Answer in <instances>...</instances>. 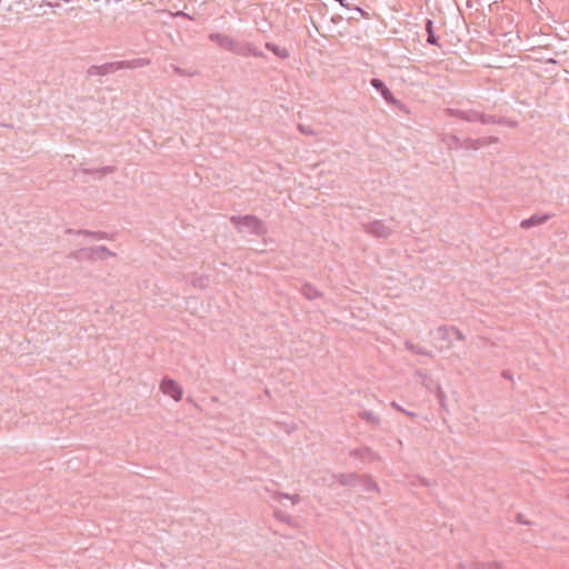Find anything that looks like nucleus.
Wrapping results in <instances>:
<instances>
[{"label": "nucleus", "instance_id": "obj_31", "mask_svg": "<svg viewBox=\"0 0 569 569\" xmlns=\"http://www.w3.org/2000/svg\"><path fill=\"white\" fill-rule=\"evenodd\" d=\"M417 376H418L419 378H421V382H422L423 385H426V386H427V388H429V386H428V385H427V382H426V379H427L426 375H423V373H421V372H417Z\"/></svg>", "mask_w": 569, "mask_h": 569}, {"label": "nucleus", "instance_id": "obj_34", "mask_svg": "<svg viewBox=\"0 0 569 569\" xmlns=\"http://www.w3.org/2000/svg\"><path fill=\"white\" fill-rule=\"evenodd\" d=\"M403 413H405V415H407V416H409V417H415V416H416L413 412H410V411H407V410H406V412H403Z\"/></svg>", "mask_w": 569, "mask_h": 569}, {"label": "nucleus", "instance_id": "obj_29", "mask_svg": "<svg viewBox=\"0 0 569 569\" xmlns=\"http://www.w3.org/2000/svg\"><path fill=\"white\" fill-rule=\"evenodd\" d=\"M516 520H517V522H518V523H520V525L530 526V525L532 523L530 520L526 519V518L523 517V515H521V513H518V515H517Z\"/></svg>", "mask_w": 569, "mask_h": 569}, {"label": "nucleus", "instance_id": "obj_3", "mask_svg": "<svg viewBox=\"0 0 569 569\" xmlns=\"http://www.w3.org/2000/svg\"><path fill=\"white\" fill-rule=\"evenodd\" d=\"M465 121L468 122H481L482 124H493V123H500V124H508V126H516L513 121H509L506 118H496L495 116H488L477 110H466L465 109Z\"/></svg>", "mask_w": 569, "mask_h": 569}, {"label": "nucleus", "instance_id": "obj_21", "mask_svg": "<svg viewBox=\"0 0 569 569\" xmlns=\"http://www.w3.org/2000/svg\"><path fill=\"white\" fill-rule=\"evenodd\" d=\"M406 348L408 350H410L411 352L413 353H417V355H422V356H431V352L425 350L422 347L418 346V345H415L410 341H407L405 343Z\"/></svg>", "mask_w": 569, "mask_h": 569}, {"label": "nucleus", "instance_id": "obj_5", "mask_svg": "<svg viewBox=\"0 0 569 569\" xmlns=\"http://www.w3.org/2000/svg\"><path fill=\"white\" fill-rule=\"evenodd\" d=\"M208 39L216 43L220 49L234 54L237 47V39L222 32H211Z\"/></svg>", "mask_w": 569, "mask_h": 569}, {"label": "nucleus", "instance_id": "obj_12", "mask_svg": "<svg viewBox=\"0 0 569 569\" xmlns=\"http://www.w3.org/2000/svg\"><path fill=\"white\" fill-rule=\"evenodd\" d=\"M550 219V214L543 213V214H532L531 217L523 219L520 222V227L522 229H529L535 226L542 224L547 222Z\"/></svg>", "mask_w": 569, "mask_h": 569}, {"label": "nucleus", "instance_id": "obj_19", "mask_svg": "<svg viewBox=\"0 0 569 569\" xmlns=\"http://www.w3.org/2000/svg\"><path fill=\"white\" fill-rule=\"evenodd\" d=\"M359 417L372 426H378L380 423V419L372 411H361Z\"/></svg>", "mask_w": 569, "mask_h": 569}, {"label": "nucleus", "instance_id": "obj_1", "mask_svg": "<svg viewBox=\"0 0 569 569\" xmlns=\"http://www.w3.org/2000/svg\"><path fill=\"white\" fill-rule=\"evenodd\" d=\"M150 64L147 58H137L132 60H120L114 62H107L100 66H90L87 69V77L92 78L97 76H107L122 69H139Z\"/></svg>", "mask_w": 569, "mask_h": 569}, {"label": "nucleus", "instance_id": "obj_7", "mask_svg": "<svg viewBox=\"0 0 569 569\" xmlns=\"http://www.w3.org/2000/svg\"><path fill=\"white\" fill-rule=\"evenodd\" d=\"M160 390L166 396L171 397L174 401H180L182 398V388L171 378H163L160 383Z\"/></svg>", "mask_w": 569, "mask_h": 569}, {"label": "nucleus", "instance_id": "obj_25", "mask_svg": "<svg viewBox=\"0 0 569 569\" xmlns=\"http://www.w3.org/2000/svg\"><path fill=\"white\" fill-rule=\"evenodd\" d=\"M446 143L450 149H458L460 147V140L457 136H448L446 138Z\"/></svg>", "mask_w": 569, "mask_h": 569}, {"label": "nucleus", "instance_id": "obj_24", "mask_svg": "<svg viewBox=\"0 0 569 569\" xmlns=\"http://www.w3.org/2000/svg\"><path fill=\"white\" fill-rule=\"evenodd\" d=\"M77 233L92 236L97 239H108L109 238V236L106 232H101V231L93 232V231H89V230H78Z\"/></svg>", "mask_w": 569, "mask_h": 569}, {"label": "nucleus", "instance_id": "obj_11", "mask_svg": "<svg viewBox=\"0 0 569 569\" xmlns=\"http://www.w3.org/2000/svg\"><path fill=\"white\" fill-rule=\"evenodd\" d=\"M498 142V138L497 137H486V138H479V139H465V142H463V146H465V149H480L487 144H490V143H497Z\"/></svg>", "mask_w": 569, "mask_h": 569}, {"label": "nucleus", "instance_id": "obj_17", "mask_svg": "<svg viewBox=\"0 0 569 569\" xmlns=\"http://www.w3.org/2000/svg\"><path fill=\"white\" fill-rule=\"evenodd\" d=\"M335 478L341 486H351L358 483L359 476L356 473H338L335 475Z\"/></svg>", "mask_w": 569, "mask_h": 569}, {"label": "nucleus", "instance_id": "obj_9", "mask_svg": "<svg viewBox=\"0 0 569 569\" xmlns=\"http://www.w3.org/2000/svg\"><path fill=\"white\" fill-rule=\"evenodd\" d=\"M349 455L350 457L359 459L362 463H370L380 460L379 455L368 447L353 449Z\"/></svg>", "mask_w": 569, "mask_h": 569}, {"label": "nucleus", "instance_id": "obj_26", "mask_svg": "<svg viewBox=\"0 0 569 569\" xmlns=\"http://www.w3.org/2000/svg\"><path fill=\"white\" fill-rule=\"evenodd\" d=\"M209 278L208 277H198L192 280V284L194 287L204 288L208 286Z\"/></svg>", "mask_w": 569, "mask_h": 569}, {"label": "nucleus", "instance_id": "obj_16", "mask_svg": "<svg viewBox=\"0 0 569 569\" xmlns=\"http://www.w3.org/2000/svg\"><path fill=\"white\" fill-rule=\"evenodd\" d=\"M301 293L308 300H313V299L320 298L322 296V293L310 283H305L302 286Z\"/></svg>", "mask_w": 569, "mask_h": 569}, {"label": "nucleus", "instance_id": "obj_32", "mask_svg": "<svg viewBox=\"0 0 569 569\" xmlns=\"http://www.w3.org/2000/svg\"><path fill=\"white\" fill-rule=\"evenodd\" d=\"M176 16H177V17L189 18V16H188L187 13L182 12V11H178V12L176 13Z\"/></svg>", "mask_w": 569, "mask_h": 569}, {"label": "nucleus", "instance_id": "obj_23", "mask_svg": "<svg viewBox=\"0 0 569 569\" xmlns=\"http://www.w3.org/2000/svg\"><path fill=\"white\" fill-rule=\"evenodd\" d=\"M471 569H506V568L498 562H487V563H477Z\"/></svg>", "mask_w": 569, "mask_h": 569}, {"label": "nucleus", "instance_id": "obj_28", "mask_svg": "<svg viewBox=\"0 0 569 569\" xmlns=\"http://www.w3.org/2000/svg\"><path fill=\"white\" fill-rule=\"evenodd\" d=\"M172 70L178 76H182V77H192L196 74V72H190V71H187L184 69H181L180 67L178 66H172Z\"/></svg>", "mask_w": 569, "mask_h": 569}, {"label": "nucleus", "instance_id": "obj_14", "mask_svg": "<svg viewBox=\"0 0 569 569\" xmlns=\"http://www.w3.org/2000/svg\"><path fill=\"white\" fill-rule=\"evenodd\" d=\"M358 483L365 491H379L377 482L368 475L359 476Z\"/></svg>", "mask_w": 569, "mask_h": 569}, {"label": "nucleus", "instance_id": "obj_35", "mask_svg": "<svg viewBox=\"0 0 569 569\" xmlns=\"http://www.w3.org/2000/svg\"><path fill=\"white\" fill-rule=\"evenodd\" d=\"M466 6H467L468 8H471V7H472L471 1H470V0H467Z\"/></svg>", "mask_w": 569, "mask_h": 569}, {"label": "nucleus", "instance_id": "obj_13", "mask_svg": "<svg viewBox=\"0 0 569 569\" xmlns=\"http://www.w3.org/2000/svg\"><path fill=\"white\" fill-rule=\"evenodd\" d=\"M436 335L437 337L441 339H448L449 341H451L453 338L457 340L461 339L460 331L453 327H440L438 328Z\"/></svg>", "mask_w": 569, "mask_h": 569}, {"label": "nucleus", "instance_id": "obj_10", "mask_svg": "<svg viewBox=\"0 0 569 569\" xmlns=\"http://www.w3.org/2000/svg\"><path fill=\"white\" fill-rule=\"evenodd\" d=\"M370 84L381 94V97L388 102V103H397V99L393 97L392 92L387 88L385 82L378 78H372L370 80Z\"/></svg>", "mask_w": 569, "mask_h": 569}, {"label": "nucleus", "instance_id": "obj_27", "mask_svg": "<svg viewBox=\"0 0 569 569\" xmlns=\"http://www.w3.org/2000/svg\"><path fill=\"white\" fill-rule=\"evenodd\" d=\"M298 130L301 133L307 134V136H315L317 133L310 126L302 124V123L298 124Z\"/></svg>", "mask_w": 569, "mask_h": 569}, {"label": "nucleus", "instance_id": "obj_30", "mask_svg": "<svg viewBox=\"0 0 569 569\" xmlns=\"http://www.w3.org/2000/svg\"><path fill=\"white\" fill-rule=\"evenodd\" d=\"M391 406H392V408H395L397 411L406 412V410H405L401 406H399L396 401H392V402H391Z\"/></svg>", "mask_w": 569, "mask_h": 569}, {"label": "nucleus", "instance_id": "obj_33", "mask_svg": "<svg viewBox=\"0 0 569 569\" xmlns=\"http://www.w3.org/2000/svg\"><path fill=\"white\" fill-rule=\"evenodd\" d=\"M355 10L360 12L362 16L365 14L363 10L361 8H359V7H355Z\"/></svg>", "mask_w": 569, "mask_h": 569}, {"label": "nucleus", "instance_id": "obj_15", "mask_svg": "<svg viewBox=\"0 0 569 569\" xmlns=\"http://www.w3.org/2000/svg\"><path fill=\"white\" fill-rule=\"evenodd\" d=\"M264 48L280 59H288L290 57V52L287 48L277 46L272 42H266Z\"/></svg>", "mask_w": 569, "mask_h": 569}, {"label": "nucleus", "instance_id": "obj_18", "mask_svg": "<svg viewBox=\"0 0 569 569\" xmlns=\"http://www.w3.org/2000/svg\"><path fill=\"white\" fill-rule=\"evenodd\" d=\"M282 498L291 500L292 505H297L300 501L299 495H288V493L278 492V491H273L271 493V499L273 501L280 502V500Z\"/></svg>", "mask_w": 569, "mask_h": 569}, {"label": "nucleus", "instance_id": "obj_8", "mask_svg": "<svg viewBox=\"0 0 569 569\" xmlns=\"http://www.w3.org/2000/svg\"><path fill=\"white\" fill-rule=\"evenodd\" d=\"M79 252L82 257H87L88 259H91V260H93L96 258L106 259L107 257L114 256V253L111 252L106 246L84 248V249H81Z\"/></svg>", "mask_w": 569, "mask_h": 569}, {"label": "nucleus", "instance_id": "obj_4", "mask_svg": "<svg viewBox=\"0 0 569 569\" xmlns=\"http://www.w3.org/2000/svg\"><path fill=\"white\" fill-rule=\"evenodd\" d=\"M362 229L366 233L375 238L386 239L392 234L395 227L388 224L383 220H373L367 223H362Z\"/></svg>", "mask_w": 569, "mask_h": 569}, {"label": "nucleus", "instance_id": "obj_2", "mask_svg": "<svg viewBox=\"0 0 569 569\" xmlns=\"http://www.w3.org/2000/svg\"><path fill=\"white\" fill-rule=\"evenodd\" d=\"M230 222L239 233L263 236L267 233L264 222L256 216H231Z\"/></svg>", "mask_w": 569, "mask_h": 569}, {"label": "nucleus", "instance_id": "obj_6", "mask_svg": "<svg viewBox=\"0 0 569 569\" xmlns=\"http://www.w3.org/2000/svg\"><path fill=\"white\" fill-rule=\"evenodd\" d=\"M234 54L243 57V58H249V57L264 58V53L258 47H256L252 42L239 41V40H237V47H236Z\"/></svg>", "mask_w": 569, "mask_h": 569}, {"label": "nucleus", "instance_id": "obj_20", "mask_svg": "<svg viewBox=\"0 0 569 569\" xmlns=\"http://www.w3.org/2000/svg\"><path fill=\"white\" fill-rule=\"evenodd\" d=\"M426 31L428 33L427 42L430 44H436L438 41V38L436 37L433 32V22L430 19L426 20Z\"/></svg>", "mask_w": 569, "mask_h": 569}, {"label": "nucleus", "instance_id": "obj_22", "mask_svg": "<svg viewBox=\"0 0 569 569\" xmlns=\"http://www.w3.org/2000/svg\"><path fill=\"white\" fill-rule=\"evenodd\" d=\"M116 168L112 167V166H106V167H101V168H98V169H94V170H91V169H82V171L84 173H112L114 172Z\"/></svg>", "mask_w": 569, "mask_h": 569}]
</instances>
